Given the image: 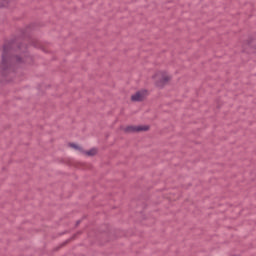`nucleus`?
<instances>
[{
    "instance_id": "3",
    "label": "nucleus",
    "mask_w": 256,
    "mask_h": 256,
    "mask_svg": "<svg viewBox=\"0 0 256 256\" xmlns=\"http://www.w3.org/2000/svg\"><path fill=\"white\" fill-rule=\"evenodd\" d=\"M150 127L149 125L144 126H127L124 129L125 133H141L143 131H149Z\"/></svg>"
},
{
    "instance_id": "10",
    "label": "nucleus",
    "mask_w": 256,
    "mask_h": 256,
    "mask_svg": "<svg viewBox=\"0 0 256 256\" xmlns=\"http://www.w3.org/2000/svg\"><path fill=\"white\" fill-rule=\"evenodd\" d=\"M72 239H75V236H72Z\"/></svg>"
},
{
    "instance_id": "7",
    "label": "nucleus",
    "mask_w": 256,
    "mask_h": 256,
    "mask_svg": "<svg viewBox=\"0 0 256 256\" xmlns=\"http://www.w3.org/2000/svg\"><path fill=\"white\" fill-rule=\"evenodd\" d=\"M70 147H72V149H81L77 144L75 143H70L69 144Z\"/></svg>"
},
{
    "instance_id": "9",
    "label": "nucleus",
    "mask_w": 256,
    "mask_h": 256,
    "mask_svg": "<svg viewBox=\"0 0 256 256\" xmlns=\"http://www.w3.org/2000/svg\"><path fill=\"white\" fill-rule=\"evenodd\" d=\"M80 224H81V220H78V221L76 222V227H79Z\"/></svg>"
},
{
    "instance_id": "11",
    "label": "nucleus",
    "mask_w": 256,
    "mask_h": 256,
    "mask_svg": "<svg viewBox=\"0 0 256 256\" xmlns=\"http://www.w3.org/2000/svg\"><path fill=\"white\" fill-rule=\"evenodd\" d=\"M7 81H11V80L8 79Z\"/></svg>"
},
{
    "instance_id": "5",
    "label": "nucleus",
    "mask_w": 256,
    "mask_h": 256,
    "mask_svg": "<svg viewBox=\"0 0 256 256\" xmlns=\"http://www.w3.org/2000/svg\"><path fill=\"white\" fill-rule=\"evenodd\" d=\"M31 43H32L33 47H37L38 49H43V44H41V42H39V40L32 39Z\"/></svg>"
},
{
    "instance_id": "2",
    "label": "nucleus",
    "mask_w": 256,
    "mask_h": 256,
    "mask_svg": "<svg viewBox=\"0 0 256 256\" xmlns=\"http://www.w3.org/2000/svg\"><path fill=\"white\" fill-rule=\"evenodd\" d=\"M161 79L155 82L156 87H159V89H163L165 85H169V82L173 77L169 75L166 71L160 72Z\"/></svg>"
},
{
    "instance_id": "4",
    "label": "nucleus",
    "mask_w": 256,
    "mask_h": 256,
    "mask_svg": "<svg viewBox=\"0 0 256 256\" xmlns=\"http://www.w3.org/2000/svg\"><path fill=\"white\" fill-rule=\"evenodd\" d=\"M146 95H147V90L138 91L131 96V101L135 103H141L145 101Z\"/></svg>"
},
{
    "instance_id": "1",
    "label": "nucleus",
    "mask_w": 256,
    "mask_h": 256,
    "mask_svg": "<svg viewBox=\"0 0 256 256\" xmlns=\"http://www.w3.org/2000/svg\"><path fill=\"white\" fill-rule=\"evenodd\" d=\"M33 57L27 51V45L21 44L19 39L7 40L3 45L2 61L0 63V74L9 77L15 73V67L31 65Z\"/></svg>"
},
{
    "instance_id": "6",
    "label": "nucleus",
    "mask_w": 256,
    "mask_h": 256,
    "mask_svg": "<svg viewBox=\"0 0 256 256\" xmlns=\"http://www.w3.org/2000/svg\"><path fill=\"white\" fill-rule=\"evenodd\" d=\"M88 157H95L97 154V148H92L85 152Z\"/></svg>"
},
{
    "instance_id": "8",
    "label": "nucleus",
    "mask_w": 256,
    "mask_h": 256,
    "mask_svg": "<svg viewBox=\"0 0 256 256\" xmlns=\"http://www.w3.org/2000/svg\"><path fill=\"white\" fill-rule=\"evenodd\" d=\"M70 240H67L66 242H64L61 247H65L67 245V243H69Z\"/></svg>"
}]
</instances>
